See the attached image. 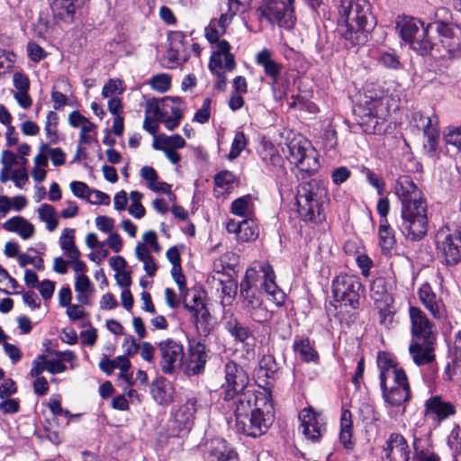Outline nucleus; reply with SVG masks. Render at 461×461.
I'll use <instances>...</instances> for the list:
<instances>
[{
    "mask_svg": "<svg viewBox=\"0 0 461 461\" xmlns=\"http://www.w3.org/2000/svg\"><path fill=\"white\" fill-rule=\"evenodd\" d=\"M370 296L380 309H384L393 303V297L387 289L386 281L383 277H378L373 281L370 286Z\"/></svg>",
    "mask_w": 461,
    "mask_h": 461,
    "instance_id": "34",
    "label": "nucleus"
},
{
    "mask_svg": "<svg viewBox=\"0 0 461 461\" xmlns=\"http://www.w3.org/2000/svg\"><path fill=\"white\" fill-rule=\"evenodd\" d=\"M226 229L229 233L235 234L236 239L240 242H251L258 237V226L251 219H246L241 221L230 220L226 224Z\"/></svg>",
    "mask_w": 461,
    "mask_h": 461,
    "instance_id": "24",
    "label": "nucleus"
},
{
    "mask_svg": "<svg viewBox=\"0 0 461 461\" xmlns=\"http://www.w3.org/2000/svg\"><path fill=\"white\" fill-rule=\"evenodd\" d=\"M48 157L54 167H60L66 163V154L60 148H51L49 145Z\"/></svg>",
    "mask_w": 461,
    "mask_h": 461,
    "instance_id": "59",
    "label": "nucleus"
},
{
    "mask_svg": "<svg viewBox=\"0 0 461 461\" xmlns=\"http://www.w3.org/2000/svg\"><path fill=\"white\" fill-rule=\"evenodd\" d=\"M283 151L290 163L302 172L312 174L320 167L316 150L303 136H296L289 140L286 150L283 149Z\"/></svg>",
    "mask_w": 461,
    "mask_h": 461,
    "instance_id": "6",
    "label": "nucleus"
},
{
    "mask_svg": "<svg viewBox=\"0 0 461 461\" xmlns=\"http://www.w3.org/2000/svg\"><path fill=\"white\" fill-rule=\"evenodd\" d=\"M85 304H69L67 306V315L68 317L75 321L84 319L86 316V313L83 308Z\"/></svg>",
    "mask_w": 461,
    "mask_h": 461,
    "instance_id": "63",
    "label": "nucleus"
},
{
    "mask_svg": "<svg viewBox=\"0 0 461 461\" xmlns=\"http://www.w3.org/2000/svg\"><path fill=\"white\" fill-rule=\"evenodd\" d=\"M56 124H57L56 113L53 112H49V113L47 115V121L45 123V131H46L47 138L51 142L57 141V134H56V131H55Z\"/></svg>",
    "mask_w": 461,
    "mask_h": 461,
    "instance_id": "56",
    "label": "nucleus"
},
{
    "mask_svg": "<svg viewBox=\"0 0 461 461\" xmlns=\"http://www.w3.org/2000/svg\"><path fill=\"white\" fill-rule=\"evenodd\" d=\"M374 25L371 5L366 0H340L338 5V27L350 45L366 41V33Z\"/></svg>",
    "mask_w": 461,
    "mask_h": 461,
    "instance_id": "3",
    "label": "nucleus"
},
{
    "mask_svg": "<svg viewBox=\"0 0 461 461\" xmlns=\"http://www.w3.org/2000/svg\"><path fill=\"white\" fill-rule=\"evenodd\" d=\"M361 284L355 276L341 274L332 283V293L336 302L356 309L359 303Z\"/></svg>",
    "mask_w": 461,
    "mask_h": 461,
    "instance_id": "11",
    "label": "nucleus"
},
{
    "mask_svg": "<svg viewBox=\"0 0 461 461\" xmlns=\"http://www.w3.org/2000/svg\"><path fill=\"white\" fill-rule=\"evenodd\" d=\"M45 366L47 367V372L52 375L60 374L67 370V366L64 363H61L58 357L57 358H48L45 356Z\"/></svg>",
    "mask_w": 461,
    "mask_h": 461,
    "instance_id": "62",
    "label": "nucleus"
},
{
    "mask_svg": "<svg viewBox=\"0 0 461 461\" xmlns=\"http://www.w3.org/2000/svg\"><path fill=\"white\" fill-rule=\"evenodd\" d=\"M260 270L263 273L264 278L261 286L269 296L268 299L277 306L282 305L285 302V295L276 284L275 274L272 267L268 264H262Z\"/></svg>",
    "mask_w": 461,
    "mask_h": 461,
    "instance_id": "27",
    "label": "nucleus"
},
{
    "mask_svg": "<svg viewBox=\"0 0 461 461\" xmlns=\"http://www.w3.org/2000/svg\"><path fill=\"white\" fill-rule=\"evenodd\" d=\"M226 329L228 332L235 338L236 340L247 345L252 346L254 342V337L250 332L249 329L237 320H230L226 323Z\"/></svg>",
    "mask_w": 461,
    "mask_h": 461,
    "instance_id": "41",
    "label": "nucleus"
},
{
    "mask_svg": "<svg viewBox=\"0 0 461 461\" xmlns=\"http://www.w3.org/2000/svg\"><path fill=\"white\" fill-rule=\"evenodd\" d=\"M55 14L62 20L71 22L86 0H51Z\"/></svg>",
    "mask_w": 461,
    "mask_h": 461,
    "instance_id": "31",
    "label": "nucleus"
},
{
    "mask_svg": "<svg viewBox=\"0 0 461 461\" xmlns=\"http://www.w3.org/2000/svg\"><path fill=\"white\" fill-rule=\"evenodd\" d=\"M49 143L41 142L38 149V153L33 158V167L31 176L35 182H42L47 176L46 167L49 165L48 157Z\"/></svg>",
    "mask_w": 461,
    "mask_h": 461,
    "instance_id": "32",
    "label": "nucleus"
},
{
    "mask_svg": "<svg viewBox=\"0 0 461 461\" xmlns=\"http://www.w3.org/2000/svg\"><path fill=\"white\" fill-rule=\"evenodd\" d=\"M207 362L206 347L201 342L189 345L187 357L183 361L182 370L187 375H194L204 370Z\"/></svg>",
    "mask_w": 461,
    "mask_h": 461,
    "instance_id": "17",
    "label": "nucleus"
},
{
    "mask_svg": "<svg viewBox=\"0 0 461 461\" xmlns=\"http://www.w3.org/2000/svg\"><path fill=\"white\" fill-rule=\"evenodd\" d=\"M385 92L379 85H372L365 94L363 115H359V125L368 134L375 133L378 119L384 115V96Z\"/></svg>",
    "mask_w": 461,
    "mask_h": 461,
    "instance_id": "7",
    "label": "nucleus"
},
{
    "mask_svg": "<svg viewBox=\"0 0 461 461\" xmlns=\"http://www.w3.org/2000/svg\"><path fill=\"white\" fill-rule=\"evenodd\" d=\"M75 232L74 229L65 228L59 240L60 249L64 256L69 259L72 268L86 264L80 259L81 252L75 242Z\"/></svg>",
    "mask_w": 461,
    "mask_h": 461,
    "instance_id": "25",
    "label": "nucleus"
},
{
    "mask_svg": "<svg viewBox=\"0 0 461 461\" xmlns=\"http://www.w3.org/2000/svg\"><path fill=\"white\" fill-rule=\"evenodd\" d=\"M27 51L30 59L34 62H39L47 56L46 51L35 42L28 43Z\"/></svg>",
    "mask_w": 461,
    "mask_h": 461,
    "instance_id": "61",
    "label": "nucleus"
},
{
    "mask_svg": "<svg viewBox=\"0 0 461 461\" xmlns=\"http://www.w3.org/2000/svg\"><path fill=\"white\" fill-rule=\"evenodd\" d=\"M141 178L146 182L149 189L155 193L170 194V185L158 180V176L152 167H142L140 171Z\"/></svg>",
    "mask_w": 461,
    "mask_h": 461,
    "instance_id": "37",
    "label": "nucleus"
},
{
    "mask_svg": "<svg viewBox=\"0 0 461 461\" xmlns=\"http://www.w3.org/2000/svg\"><path fill=\"white\" fill-rule=\"evenodd\" d=\"M8 232L16 233L23 240H29L35 234V227L23 216H14L3 223Z\"/></svg>",
    "mask_w": 461,
    "mask_h": 461,
    "instance_id": "29",
    "label": "nucleus"
},
{
    "mask_svg": "<svg viewBox=\"0 0 461 461\" xmlns=\"http://www.w3.org/2000/svg\"><path fill=\"white\" fill-rule=\"evenodd\" d=\"M160 354V366L164 374H173L182 368L184 361L183 345L173 339L162 340L158 345Z\"/></svg>",
    "mask_w": 461,
    "mask_h": 461,
    "instance_id": "13",
    "label": "nucleus"
},
{
    "mask_svg": "<svg viewBox=\"0 0 461 461\" xmlns=\"http://www.w3.org/2000/svg\"><path fill=\"white\" fill-rule=\"evenodd\" d=\"M230 23V16L222 14L219 20H212L205 28V37L212 43H218L219 38L226 31V26Z\"/></svg>",
    "mask_w": 461,
    "mask_h": 461,
    "instance_id": "42",
    "label": "nucleus"
},
{
    "mask_svg": "<svg viewBox=\"0 0 461 461\" xmlns=\"http://www.w3.org/2000/svg\"><path fill=\"white\" fill-rule=\"evenodd\" d=\"M142 197L143 194L138 191H131L130 194L131 204L128 208V212L136 219H141L146 213V210L141 204Z\"/></svg>",
    "mask_w": 461,
    "mask_h": 461,
    "instance_id": "48",
    "label": "nucleus"
},
{
    "mask_svg": "<svg viewBox=\"0 0 461 461\" xmlns=\"http://www.w3.org/2000/svg\"><path fill=\"white\" fill-rule=\"evenodd\" d=\"M256 61L259 66L264 68L266 75L271 77L274 81L276 80L282 67L273 59V53L270 50L264 49L259 51L257 54Z\"/></svg>",
    "mask_w": 461,
    "mask_h": 461,
    "instance_id": "39",
    "label": "nucleus"
},
{
    "mask_svg": "<svg viewBox=\"0 0 461 461\" xmlns=\"http://www.w3.org/2000/svg\"><path fill=\"white\" fill-rule=\"evenodd\" d=\"M170 98H164L161 101L157 99L148 100L146 104V114L154 120H162L168 113L167 108L172 106Z\"/></svg>",
    "mask_w": 461,
    "mask_h": 461,
    "instance_id": "43",
    "label": "nucleus"
},
{
    "mask_svg": "<svg viewBox=\"0 0 461 461\" xmlns=\"http://www.w3.org/2000/svg\"><path fill=\"white\" fill-rule=\"evenodd\" d=\"M419 298L426 309L436 319H440L442 316V303L437 298V295L432 291L428 284H424L419 289Z\"/></svg>",
    "mask_w": 461,
    "mask_h": 461,
    "instance_id": "33",
    "label": "nucleus"
},
{
    "mask_svg": "<svg viewBox=\"0 0 461 461\" xmlns=\"http://www.w3.org/2000/svg\"><path fill=\"white\" fill-rule=\"evenodd\" d=\"M444 140L447 144L461 149V126L459 128L448 129L444 136Z\"/></svg>",
    "mask_w": 461,
    "mask_h": 461,
    "instance_id": "58",
    "label": "nucleus"
},
{
    "mask_svg": "<svg viewBox=\"0 0 461 461\" xmlns=\"http://www.w3.org/2000/svg\"><path fill=\"white\" fill-rule=\"evenodd\" d=\"M257 276L255 267L247 270L245 278L240 282V295L243 298V306L249 311L251 318L258 322H264L268 319L269 313L252 289L256 285Z\"/></svg>",
    "mask_w": 461,
    "mask_h": 461,
    "instance_id": "8",
    "label": "nucleus"
},
{
    "mask_svg": "<svg viewBox=\"0 0 461 461\" xmlns=\"http://www.w3.org/2000/svg\"><path fill=\"white\" fill-rule=\"evenodd\" d=\"M150 393L153 399L160 405H167L173 400L174 388L164 378H158L151 384Z\"/></svg>",
    "mask_w": 461,
    "mask_h": 461,
    "instance_id": "35",
    "label": "nucleus"
},
{
    "mask_svg": "<svg viewBox=\"0 0 461 461\" xmlns=\"http://www.w3.org/2000/svg\"><path fill=\"white\" fill-rule=\"evenodd\" d=\"M447 444L454 452H461V428L456 427L452 429Z\"/></svg>",
    "mask_w": 461,
    "mask_h": 461,
    "instance_id": "64",
    "label": "nucleus"
},
{
    "mask_svg": "<svg viewBox=\"0 0 461 461\" xmlns=\"http://www.w3.org/2000/svg\"><path fill=\"white\" fill-rule=\"evenodd\" d=\"M252 208L250 195H244L235 199L230 206V212L238 216H247Z\"/></svg>",
    "mask_w": 461,
    "mask_h": 461,
    "instance_id": "50",
    "label": "nucleus"
},
{
    "mask_svg": "<svg viewBox=\"0 0 461 461\" xmlns=\"http://www.w3.org/2000/svg\"><path fill=\"white\" fill-rule=\"evenodd\" d=\"M384 400L393 406H400L410 399V387L406 375L404 380H393L382 387Z\"/></svg>",
    "mask_w": 461,
    "mask_h": 461,
    "instance_id": "21",
    "label": "nucleus"
},
{
    "mask_svg": "<svg viewBox=\"0 0 461 461\" xmlns=\"http://www.w3.org/2000/svg\"><path fill=\"white\" fill-rule=\"evenodd\" d=\"M409 314L411 322V335L414 338L422 339L424 341H435L434 325L429 321L426 314L415 306L410 307Z\"/></svg>",
    "mask_w": 461,
    "mask_h": 461,
    "instance_id": "16",
    "label": "nucleus"
},
{
    "mask_svg": "<svg viewBox=\"0 0 461 461\" xmlns=\"http://www.w3.org/2000/svg\"><path fill=\"white\" fill-rule=\"evenodd\" d=\"M185 307L192 313L197 331L207 336L212 330V317L204 303L203 293L194 291L190 298L184 295Z\"/></svg>",
    "mask_w": 461,
    "mask_h": 461,
    "instance_id": "12",
    "label": "nucleus"
},
{
    "mask_svg": "<svg viewBox=\"0 0 461 461\" xmlns=\"http://www.w3.org/2000/svg\"><path fill=\"white\" fill-rule=\"evenodd\" d=\"M123 91L122 82L120 79L112 78L104 86L102 95L104 98H113L122 94Z\"/></svg>",
    "mask_w": 461,
    "mask_h": 461,
    "instance_id": "51",
    "label": "nucleus"
},
{
    "mask_svg": "<svg viewBox=\"0 0 461 461\" xmlns=\"http://www.w3.org/2000/svg\"><path fill=\"white\" fill-rule=\"evenodd\" d=\"M215 48L209 62L210 70L212 72L221 71L222 68L229 71L233 70L236 67V62L234 56L230 52V43L222 40L216 44Z\"/></svg>",
    "mask_w": 461,
    "mask_h": 461,
    "instance_id": "19",
    "label": "nucleus"
},
{
    "mask_svg": "<svg viewBox=\"0 0 461 461\" xmlns=\"http://www.w3.org/2000/svg\"><path fill=\"white\" fill-rule=\"evenodd\" d=\"M246 146L247 139L245 134L242 131L236 132L229 153V158L230 159L238 158Z\"/></svg>",
    "mask_w": 461,
    "mask_h": 461,
    "instance_id": "53",
    "label": "nucleus"
},
{
    "mask_svg": "<svg viewBox=\"0 0 461 461\" xmlns=\"http://www.w3.org/2000/svg\"><path fill=\"white\" fill-rule=\"evenodd\" d=\"M352 414L348 409H342L340 416L339 440L347 448H351L353 442Z\"/></svg>",
    "mask_w": 461,
    "mask_h": 461,
    "instance_id": "40",
    "label": "nucleus"
},
{
    "mask_svg": "<svg viewBox=\"0 0 461 461\" xmlns=\"http://www.w3.org/2000/svg\"><path fill=\"white\" fill-rule=\"evenodd\" d=\"M68 122L74 128H79V143L90 144L95 134V125L79 112H72L68 116Z\"/></svg>",
    "mask_w": 461,
    "mask_h": 461,
    "instance_id": "28",
    "label": "nucleus"
},
{
    "mask_svg": "<svg viewBox=\"0 0 461 461\" xmlns=\"http://www.w3.org/2000/svg\"><path fill=\"white\" fill-rule=\"evenodd\" d=\"M394 193L402 203V232L411 240L422 239L428 230V217L420 190L411 176H401L395 182Z\"/></svg>",
    "mask_w": 461,
    "mask_h": 461,
    "instance_id": "2",
    "label": "nucleus"
},
{
    "mask_svg": "<svg viewBox=\"0 0 461 461\" xmlns=\"http://www.w3.org/2000/svg\"><path fill=\"white\" fill-rule=\"evenodd\" d=\"M434 342L424 341V344H420L415 341L411 343L409 352L417 366L427 365L434 361Z\"/></svg>",
    "mask_w": 461,
    "mask_h": 461,
    "instance_id": "30",
    "label": "nucleus"
},
{
    "mask_svg": "<svg viewBox=\"0 0 461 461\" xmlns=\"http://www.w3.org/2000/svg\"><path fill=\"white\" fill-rule=\"evenodd\" d=\"M75 272L74 288L77 293V301L86 306L91 305L92 297L95 294V285L86 276L87 267L86 264L72 268Z\"/></svg>",
    "mask_w": 461,
    "mask_h": 461,
    "instance_id": "18",
    "label": "nucleus"
},
{
    "mask_svg": "<svg viewBox=\"0 0 461 461\" xmlns=\"http://www.w3.org/2000/svg\"><path fill=\"white\" fill-rule=\"evenodd\" d=\"M436 245L439 257L447 265L454 266L461 262L460 231H451L447 228L438 230Z\"/></svg>",
    "mask_w": 461,
    "mask_h": 461,
    "instance_id": "10",
    "label": "nucleus"
},
{
    "mask_svg": "<svg viewBox=\"0 0 461 461\" xmlns=\"http://www.w3.org/2000/svg\"><path fill=\"white\" fill-rule=\"evenodd\" d=\"M416 126L422 129L424 136L427 138L425 147L430 152H434L438 146L439 131L438 128V119L426 116L422 113H416L413 117Z\"/></svg>",
    "mask_w": 461,
    "mask_h": 461,
    "instance_id": "23",
    "label": "nucleus"
},
{
    "mask_svg": "<svg viewBox=\"0 0 461 461\" xmlns=\"http://www.w3.org/2000/svg\"><path fill=\"white\" fill-rule=\"evenodd\" d=\"M358 413L361 420L366 423H372L377 420L374 407L366 402L359 406Z\"/></svg>",
    "mask_w": 461,
    "mask_h": 461,
    "instance_id": "57",
    "label": "nucleus"
},
{
    "mask_svg": "<svg viewBox=\"0 0 461 461\" xmlns=\"http://www.w3.org/2000/svg\"><path fill=\"white\" fill-rule=\"evenodd\" d=\"M38 218L45 223L46 229L52 232L59 226V219L55 208L48 203L41 204L37 209Z\"/></svg>",
    "mask_w": 461,
    "mask_h": 461,
    "instance_id": "45",
    "label": "nucleus"
},
{
    "mask_svg": "<svg viewBox=\"0 0 461 461\" xmlns=\"http://www.w3.org/2000/svg\"><path fill=\"white\" fill-rule=\"evenodd\" d=\"M249 381L243 367L235 362L225 365V400L235 399L236 428L253 438L265 434L274 421L272 396L267 389L247 390Z\"/></svg>",
    "mask_w": 461,
    "mask_h": 461,
    "instance_id": "1",
    "label": "nucleus"
},
{
    "mask_svg": "<svg viewBox=\"0 0 461 461\" xmlns=\"http://www.w3.org/2000/svg\"><path fill=\"white\" fill-rule=\"evenodd\" d=\"M293 349L303 362L316 363L319 359V354L308 338L296 337L293 343Z\"/></svg>",
    "mask_w": 461,
    "mask_h": 461,
    "instance_id": "36",
    "label": "nucleus"
},
{
    "mask_svg": "<svg viewBox=\"0 0 461 461\" xmlns=\"http://www.w3.org/2000/svg\"><path fill=\"white\" fill-rule=\"evenodd\" d=\"M185 144V140L178 134L171 136L160 134L155 138L152 147L155 149L176 150L184 148Z\"/></svg>",
    "mask_w": 461,
    "mask_h": 461,
    "instance_id": "44",
    "label": "nucleus"
},
{
    "mask_svg": "<svg viewBox=\"0 0 461 461\" xmlns=\"http://www.w3.org/2000/svg\"><path fill=\"white\" fill-rule=\"evenodd\" d=\"M424 406L425 415L438 423L456 413L455 405L440 396H431L425 402Z\"/></svg>",
    "mask_w": 461,
    "mask_h": 461,
    "instance_id": "20",
    "label": "nucleus"
},
{
    "mask_svg": "<svg viewBox=\"0 0 461 461\" xmlns=\"http://www.w3.org/2000/svg\"><path fill=\"white\" fill-rule=\"evenodd\" d=\"M251 0H228V12L230 21L237 14H243L250 8Z\"/></svg>",
    "mask_w": 461,
    "mask_h": 461,
    "instance_id": "52",
    "label": "nucleus"
},
{
    "mask_svg": "<svg viewBox=\"0 0 461 461\" xmlns=\"http://www.w3.org/2000/svg\"><path fill=\"white\" fill-rule=\"evenodd\" d=\"M380 245L384 250H391L395 243L393 230L388 225L387 220L384 219L381 222L378 230Z\"/></svg>",
    "mask_w": 461,
    "mask_h": 461,
    "instance_id": "47",
    "label": "nucleus"
},
{
    "mask_svg": "<svg viewBox=\"0 0 461 461\" xmlns=\"http://www.w3.org/2000/svg\"><path fill=\"white\" fill-rule=\"evenodd\" d=\"M389 461H410V451L405 438L401 434H392L384 447Z\"/></svg>",
    "mask_w": 461,
    "mask_h": 461,
    "instance_id": "22",
    "label": "nucleus"
},
{
    "mask_svg": "<svg viewBox=\"0 0 461 461\" xmlns=\"http://www.w3.org/2000/svg\"><path fill=\"white\" fill-rule=\"evenodd\" d=\"M151 87L159 92L165 93L170 88V77L167 74H158L150 79Z\"/></svg>",
    "mask_w": 461,
    "mask_h": 461,
    "instance_id": "54",
    "label": "nucleus"
},
{
    "mask_svg": "<svg viewBox=\"0 0 461 461\" xmlns=\"http://www.w3.org/2000/svg\"><path fill=\"white\" fill-rule=\"evenodd\" d=\"M210 461H238L236 453L222 439H214L211 443Z\"/></svg>",
    "mask_w": 461,
    "mask_h": 461,
    "instance_id": "38",
    "label": "nucleus"
},
{
    "mask_svg": "<svg viewBox=\"0 0 461 461\" xmlns=\"http://www.w3.org/2000/svg\"><path fill=\"white\" fill-rule=\"evenodd\" d=\"M18 262L23 267L27 265H32L37 269H43V260L41 258L31 257L28 254L22 253L18 256Z\"/></svg>",
    "mask_w": 461,
    "mask_h": 461,
    "instance_id": "60",
    "label": "nucleus"
},
{
    "mask_svg": "<svg viewBox=\"0 0 461 461\" xmlns=\"http://www.w3.org/2000/svg\"><path fill=\"white\" fill-rule=\"evenodd\" d=\"M377 364L381 369L380 380L382 387L391 384L393 380H404V371L402 368H398L393 360L385 353L378 354Z\"/></svg>",
    "mask_w": 461,
    "mask_h": 461,
    "instance_id": "26",
    "label": "nucleus"
},
{
    "mask_svg": "<svg viewBox=\"0 0 461 461\" xmlns=\"http://www.w3.org/2000/svg\"><path fill=\"white\" fill-rule=\"evenodd\" d=\"M293 3L294 0H267L258 12L269 23L290 30L295 23Z\"/></svg>",
    "mask_w": 461,
    "mask_h": 461,
    "instance_id": "9",
    "label": "nucleus"
},
{
    "mask_svg": "<svg viewBox=\"0 0 461 461\" xmlns=\"http://www.w3.org/2000/svg\"><path fill=\"white\" fill-rule=\"evenodd\" d=\"M170 110L171 116L167 118L164 117L162 121L164 122L165 127L168 131H173L180 124V121L182 119V112L179 108L174 106H170Z\"/></svg>",
    "mask_w": 461,
    "mask_h": 461,
    "instance_id": "55",
    "label": "nucleus"
},
{
    "mask_svg": "<svg viewBox=\"0 0 461 461\" xmlns=\"http://www.w3.org/2000/svg\"><path fill=\"white\" fill-rule=\"evenodd\" d=\"M299 420L302 432L307 439L316 441L321 437L325 423L320 412L312 407L304 408L299 413Z\"/></svg>",
    "mask_w": 461,
    "mask_h": 461,
    "instance_id": "15",
    "label": "nucleus"
},
{
    "mask_svg": "<svg viewBox=\"0 0 461 461\" xmlns=\"http://www.w3.org/2000/svg\"><path fill=\"white\" fill-rule=\"evenodd\" d=\"M164 60L166 65L169 68H176L182 61L185 60L184 56V46L181 41L170 43V47L167 50V53L164 57Z\"/></svg>",
    "mask_w": 461,
    "mask_h": 461,
    "instance_id": "46",
    "label": "nucleus"
},
{
    "mask_svg": "<svg viewBox=\"0 0 461 461\" xmlns=\"http://www.w3.org/2000/svg\"><path fill=\"white\" fill-rule=\"evenodd\" d=\"M329 201L325 185L316 179L303 183L297 190L298 212L305 220H318Z\"/></svg>",
    "mask_w": 461,
    "mask_h": 461,
    "instance_id": "4",
    "label": "nucleus"
},
{
    "mask_svg": "<svg viewBox=\"0 0 461 461\" xmlns=\"http://www.w3.org/2000/svg\"><path fill=\"white\" fill-rule=\"evenodd\" d=\"M397 29L402 39L414 50L420 53H427L430 50L435 42L429 37V31L432 29L431 24L425 26L420 20L412 17H402L397 22Z\"/></svg>",
    "mask_w": 461,
    "mask_h": 461,
    "instance_id": "5",
    "label": "nucleus"
},
{
    "mask_svg": "<svg viewBox=\"0 0 461 461\" xmlns=\"http://www.w3.org/2000/svg\"><path fill=\"white\" fill-rule=\"evenodd\" d=\"M431 26L438 32L439 43L448 58L457 57L461 53L460 29L442 22H436Z\"/></svg>",
    "mask_w": 461,
    "mask_h": 461,
    "instance_id": "14",
    "label": "nucleus"
},
{
    "mask_svg": "<svg viewBox=\"0 0 461 461\" xmlns=\"http://www.w3.org/2000/svg\"><path fill=\"white\" fill-rule=\"evenodd\" d=\"M195 411V402L188 400L176 411L175 419L181 424H186L193 419Z\"/></svg>",
    "mask_w": 461,
    "mask_h": 461,
    "instance_id": "49",
    "label": "nucleus"
}]
</instances>
